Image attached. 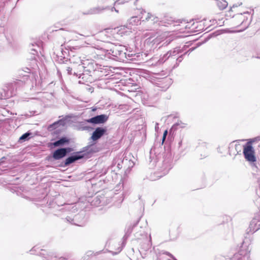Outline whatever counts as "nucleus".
Returning a JSON list of instances; mask_svg holds the SVG:
<instances>
[{
  "instance_id": "obj_6",
  "label": "nucleus",
  "mask_w": 260,
  "mask_h": 260,
  "mask_svg": "<svg viewBox=\"0 0 260 260\" xmlns=\"http://www.w3.org/2000/svg\"><path fill=\"white\" fill-rule=\"evenodd\" d=\"M182 50L180 47H176L173 50H171L167 52L162 57H161L156 62L157 64H161L167 61H169L170 62H172V60H175L176 57V55L179 53L182 52Z\"/></svg>"
},
{
  "instance_id": "obj_45",
  "label": "nucleus",
  "mask_w": 260,
  "mask_h": 260,
  "mask_svg": "<svg viewBox=\"0 0 260 260\" xmlns=\"http://www.w3.org/2000/svg\"><path fill=\"white\" fill-rule=\"evenodd\" d=\"M2 123V120H0V124H1Z\"/></svg>"
},
{
  "instance_id": "obj_11",
  "label": "nucleus",
  "mask_w": 260,
  "mask_h": 260,
  "mask_svg": "<svg viewBox=\"0 0 260 260\" xmlns=\"http://www.w3.org/2000/svg\"><path fill=\"white\" fill-rule=\"evenodd\" d=\"M255 220L252 219L250 223L249 228L247 230V233L252 234L260 229V224L254 223Z\"/></svg>"
},
{
  "instance_id": "obj_21",
  "label": "nucleus",
  "mask_w": 260,
  "mask_h": 260,
  "mask_svg": "<svg viewBox=\"0 0 260 260\" xmlns=\"http://www.w3.org/2000/svg\"><path fill=\"white\" fill-rule=\"evenodd\" d=\"M32 135V133L30 132H27L23 134L19 138V141L23 142L28 140L30 139V136Z\"/></svg>"
},
{
  "instance_id": "obj_23",
  "label": "nucleus",
  "mask_w": 260,
  "mask_h": 260,
  "mask_svg": "<svg viewBox=\"0 0 260 260\" xmlns=\"http://www.w3.org/2000/svg\"><path fill=\"white\" fill-rule=\"evenodd\" d=\"M252 219L255 220L254 222L255 224H260V211L258 213H257L256 214H255Z\"/></svg>"
},
{
  "instance_id": "obj_37",
  "label": "nucleus",
  "mask_w": 260,
  "mask_h": 260,
  "mask_svg": "<svg viewBox=\"0 0 260 260\" xmlns=\"http://www.w3.org/2000/svg\"><path fill=\"white\" fill-rule=\"evenodd\" d=\"M182 140H181V141L179 142L178 145H179V147H180V146H181V145H182Z\"/></svg>"
},
{
  "instance_id": "obj_27",
  "label": "nucleus",
  "mask_w": 260,
  "mask_h": 260,
  "mask_svg": "<svg viewBox=\"0 0 260 260\" xmlns=\"http://www.w3.org/2000/svg\"><path fill=\"white\" fill-rule=\"evenodd\" d=\"M31 53L33 55H36L38 54V50L36 48H32L31 49Z\"/></svg>"
},
{
  "instance_id": "obj_36",
  "label": "nucleus",
  "mask_w": 260,
  "mask_h": 260,
  "mask_svg": "<svg viewBox=\"0 0 260 260\" xmlns=\"http://www.w3.org/2000/svg\"><path fill=\"white\" fill-rule=\"evenodd\" d=\"M147 15V16L145 18L146 20H148L149 18H150V14L149 13H148Z\"/></svg>"
},
{
  "instance_id": "obj_15",
  "label": "nucleus",
  "mask_w": 260,
  "mask_h": 260,
  "mask_svg": "<svg viewBox=\"0 0 260 260\" xmlns=\"http://www.w3.org/2000/svg\"><path fill=\"white\" fill-rule=\"evenodd\" d=\"M69 139L67 138L66 137H62L59 139L58 140L55 141L52 143V144L54 147H58L64 145L66 143H69Z\"/></svg>"
},
{
  "instance_id": "obj_7",
  "label": "nucleus",
  "mask_w": 260,
  "mask_h": 260,
  "mask_svg": "<svg viewBox=\"0 0 260 260\" xmlns=\"http://www.w3.org/2000/svg\"><path fill=\"white\" fill-rule=\"evenodd\" d=\"M72 151V149L70 147L59 148L53 152L52 156L54 159L58 160L66 156Z\"/></svg>"
},
{
  "instance_id": "obj_16",
  "label": "nucleus",
  "mask_w": 260,
  "mask_h": 260,
  "mask_svg": "<svg viewBox=\"0 0 260 260\" xmlns=\"http://www.w3.org/2000/svg\"><path fill=\"white\" fill-rule=\"evenodd\" d=\"M127 159L122 160L121 158H116L114 159L112 165L113 167L116 166L119 169L122 168V164L127 161Z\"/></svg>"
},
{
  "instance_id": "obj_5",
  "label": "nucleus",
  "mask_w": 260,
  "mask_h": 260,
  "mask_svg": "<svg viewBox=\"0 0 260 260\" xmlns=\"http://www.w3.org/2000/svg\"><path fill=\"white\" fill-rule=\"evenodd\" d=\"M243 153L246 160L249 162L254 171H257L258 169L257 166V158L252 141H248L243 145Z\"/></svg>"
},
{
  "instance_id": "obj_38",
  "label": "nucleus",
  "mask_w": 260,
  "mask_h": 260,
  "mask_svg": "<svg viewBox=\"0 0 260 260\" xmlns=\"http://www.w3.org/2000/svg\"><path fill=\"white\" fill-rule=\"evenodd\" d=\"M121 250H122V247H119V248H118V252H120V251H121Z\"/></svg>"
},
{
  "instance_id": "obj_26",
  "label": "nucleus",
  "mask_w": 260,
  "mask_h": 260,
  "mask_svg": "<svg viewBox=\"0 0 260 260\" xmlns=\"http://www.w3.org/2000/svg\"><path fill=\"white\" fill-rule=\"evenodd\" d=\"M126 27L124 26H121L120 27V29L118 30L119 34L121 35L126 34L127 31H125Z\"/></svg>"
},
{
  "instance_id": "obj_31",
  "label": "nucleus",
  "mask_w": 260,
  "mask_h": 260,
  "mask_svg": "<svg viewBox=\"0 0 260 260\" xmlns=\"http://www.w3.org/2000/svg\"><path fill=\"white\" fill-rule=\"evenodd\" d=\"M121 3H122V0H118V1H116V2H115V5H119Z\"/></svg>"
},
{
  "instance_id": "obj_41",
  "label": "nucleus",
  "mask_w": 260,
  "mask_h": 260,
  "mask_svg": "<svg viewBox=\"0 0 260 260\" xmlns=\"http://www.w3.org/2000/svg\"><path fill=\"white\" fill-rule=\"evenodd\" d=\"M114 11L117 13H118V10H117V9H115Z\"/></svg>"
},
{
  "instance_id": "obj_43",
  "label": "nucleus",
  "mask_w": 260,
  "mask_h": 260,
  "mask_svg": "<svg viewBox=\"0 0 260 260\" xmlns=\"http://www.w3.org/2000/svg\"><path fill=\"white\" fill-rule=\"evenodd\" d=\"M150 39H149V40H147V41H146V43H148L150 41Z\"/></svg>"
},
{
  "instance_id": "obj_35",
  "label": "nucleus",
  "mask_w": 260,
  "mask_h": 260,
  "mask_svg": "<svg viewBox=\"0 0 260 260\" xmlns=\"http://www.w3.org/2000/svg\"><path fill=\"white\" fill-rule=\"evenodd\" d=\"M137 18V17H132L131 19V23H132L133 21H135Z\"/></svg>"
},
{
  "instance_id": "obj_4",
  "label": "nucleus",
  "mask_w": 260,
  "mask_h": 260,
  "mask_svg": "<svg viewBox=\"0 0 260 260\" xmlns=\"http://www.w3.org/2000/svg\"><path fill=\"white\" fill-rule=\"evenodd\" d=\"M98 151V148L94 144L87 145L82 148V150L80 152H77L74 155L68 157L62 167H67L70 164L74 162L76 160L82 159L85 157H88L91 154Z\"/></svg>"
},
{
  "instance_id": "obj_19",
  "label": "nucleus",
  "mask_w": 260,
  "mask_h": 260,
  "mask_svg": "<svg viewBox=\"0 0 260 260\" xmlns=\"http://www.w3.org/2000/svg\"><path fill=\"white\" fill-rule=\"evenodd\" d=\"M151 247V241L146 240V242L143 243L141 247V249L142 251H148Z\"/></svg>"
},
{
  "instance_id": "obj_3",
  "label": "nucleus",
  "mask_w": 260,
  "mask_h": 260,
  "mask_svg": "<svg viewBox=\"0 0 260 260\" xmlns=\"http://www.w3.org/2000/svg\"><path fill=\"white\" fill-rule=\"evenodd\" d=\"M126 51V49L123 46H114L110 50H105L104 55L110 59L125 61L126 59L131 57V55L127 54Z\"/></svg>"
},
{
  "instance_id": "obj_18",
  "label": "nucleus",
  "mask_w": 260,
  "mask_h": 260,
  "mask_svg": "<svg viewBox=\"0 0 260 260\" xmlns=\"http://www.w3.org/2000/svg\"><path fill=\"white\" fill-rule=\"evenodd\" d=\"M194 49V48H190L187 52H186L183 54V55L186 54L188 52H190L192 51ZM182 56H183V55H181L180 56L177 57V55L175 60H172V63H173V62H175L176 63V64H175L174 66V67H175L176 66V67L178 66V63L182 61V60L183 59Z\"/></svg>"
},
{
  "instance_id": "obj_28",
  "label": "nucleus",
  "mask_w": 260,
  "mask_h": 260,
  "mask_svg": "<svg viewBox=\"0 0 260 260\" xmlns=\"http://www.w3.org/2000/svg\"><path fill=\"white\" fill-rule=\"evenodd\" d=\"M167 134H168V131L167 130H166L164 133V134H163V137H162V142H164L165 139H166V136H167Z\"/></svg>"
},
{
  "instance_id": "obj_10",
  "label": "nucleus",
  "mask_w": 260,
  "mask_h": 260,
  "mask_svg": "<svg viewBox=\"0 0 260 260\" xmlns=\"http://www.w3.org/2000/svg\"><path fill=\"white\" fill-rule=\"evenodd\" d=\"M107 129L106 128L101 127H97L95 130L93 132L90 139L93 141H96L101 138L104 134L106 132Z\"/></svg>"
},
{
  "instance_id": "obj_2",
  "label": "nucleus",
  "mask_w": 260,
  "mask_h": 260,
  "mask_svg": "<svg viewBox=\"0 0 260 260\" xmlns=\"http://www.w3.org/2000/svg\"><path fill=\"white\" fill-rule=\"evenodd\" d=\"M28 71H25V74L23 75V81L22 80H18L15 82L14 83L9 84L7 86H6L2 90V91L0 92V100H6L12 97L15 94V91L14 88L17 87L18 85H22L24 84L25 81H24L26 79L27 80L28 78L34 79L36 81V78L35 75L33 73L29 72L30 70L28 68H26Z\"/></svg>"
},
{
  "instance_id": "obj_24",
  "label": "nucleus",
  "mask_w": 260,
  "mask_h": 260,
  "mask_svg": "<svg viewBox=\"0 0 260 260\" xmlns=\"http://www.w3.org/2000/svg\"><path fill=\"white\" fill-rule=\"evenodd\" d=\"M89 128V127L88 126L85 125L84 122H81L80 123V127L78 128V129L81 130V131H84V130H88Z\"/></svg>"
},
{
  "instance_id": "obj_30",
  "label": "nucleus",
  "mask_w": 260,
  "mask_h": 260,
  "mask_svg": "<svg viewBox=\"0 0 260 260\" xmlns=\"http://www.w3.org/2000/svg\"><path fill=\"white\" fill-rule=\"evenodd\" d=\"M166 253L167 255L170 256L171 257L173 258V260H177L171 253H170L168 252H166Z\"/></svg>"
},
{
  "instance_id": "obj_44",
  "label": "nucleus",
  "mask_w": 260,
  "mask_h": 260,
  "mask_svg": "<svg viewBox=\"0 0 260 260\" xmlns=\"http://www.w3.org/2000/svg\"><path fill=\"white\" fill-rule=\"evenodd\" d=\"M256 58H258V59H260V55L257 56L256 57Z\"/></svg>"
},
{
  "instance_id": "obj_42",
  "label": "nucleus",
  "mask_w": 260,
  "mask_h": 260,
  "mask_svg": "<svg viewBox=\"0 0 260 260\" xmlns=\"http://www.w3.org/2000/svg\"><path fill=\"white\" fill-rule=\"evenodd\" d=\"M90 253H91V251H88L87 253L88 254V255L91 254Z\"/></svg>"
},
{
  "instance_id": "obj_29",
  "label": "nucleus",
  "mask_w": 260,
  "mask_h": 260,
  "mask_svg": "<svg viewBox=\"0 0 260 260\" xmlns=\"http://www.w3.org/2000/svg\"><path fill=\"white\" fill-rule=\"evenodd\" d=\"M241 5L242 3H238L237 4H234L231 9H234L235 8H237Z\"/></svg>"
},
{
  "instance_id": "obj_14",
  "label": "nucleus",
  "mask_w": 260,
  "mask_h": 260,
  "mask_svg": "<svg viewBox=\"0 0 260 260\" xmlns=\"http://www.w3.org/2000/svg\"><path fill=\"white\" fill-rule=\"evenodd\" d=\"M65 124H66L65 120L60 119V120L54 122L52 124L49 125L48 126V129L49 131H52V130L55 129L56 128H57L58 126L61 125V126H64Z\"/></svg>"
},
{
  "instance_id": "obj_17",
  "label": "nucleus",
  "mask_w": 260,
  "mask_h": 260,
  "mask_svg": "<svg viewBox=\"0 0 260 260\" xmlns=\"http://www.w3.org/2000/svg\"><path fill=\"white\" fill-rule=\"evenodd\" d=\"M215 3L218 8L221 10L226 8L228 5V3L224 0H215Z\"/></svg>"
},
{
  "instance_id": "obj_40",
  "label": "nucleus",
  "mask_w": 260,
  "mask_h": 260,
  "mask_svg": "<svg viewBox=\"0 0 260 260\" xmlns=\"http://www.w3.org/2000/svg\"><path fill=\"white\" fill-rule=\"evenodd\" d=\"M106 172H107V171H106V170H105L104 172H103L102 175L105 174L106 173Z\"/></svg>"
},
{
  "instance_id": "obj_20",
  "label": "nucleus",
  "mask_w": 260,
  "mask_h": 260,
  "mask_svg": "<svg viewBox=\"0 0 260 260\" xmlns=\"http://www.w3.org/2000/svg\"><path fill=\"white\" fill-rule=\"evenodd\" d=\"M109 9H110L109 7H96V8H94L92 9V10H91L90 13L91 14H98V13H101L102 12H103V11H104L105 10Z\"/></svg>"
},
{
  "instance_id": "obj_12",
  "label": "nucleus",
  "mask_w": 260,
  "mask_h": 260,
  "mask_svg": "<svg viewBox=\"0 0 260 260\" xmlns=\"http://www.w3.org/2000/svg\"><path fill=\"white\" fill-rule=\"evenodd\" d=\"M173 167L171 158H166L163 161V167L165 173H167Z\"/></svg>"
},
{
  "instance_id": "obj_9",
  "label": "nucleus",
  "mask_w": 260,
  "mask_h": 260,
  "mask_svg": "<svg viewBox=\"0 0 260 260\" xmlns=\"http://www.w3.org/2000/svg\"><path fill=\"white\" fill-rule=\"evenodd\" d=\"M108 119V116L107 115L101 114L87 119L86 121L88 123H91L93 124H101L106 122Z\"/></svg>"
},
{
  "instance_id": "obj_34",
  "label": "nucleus",
  "mask_w": 260,
  "mask_h": 260,
  "mask_svg": "<svg viewBox=\"0 0 260 260\" xmlns=\"http://www.w3.org/2000/svg\"><path fill=\"white\" fill-rule=\"evenodd\" d=\"M158 128V123L156 122L155 123V129L156 131H157Z\"/></svg>"
},
{
  "instance_id": "obj_32",
  "label": "nucleus",
  "mask_w": 260,
  "mask_h": 260,
  "mask_svg": "<svg viewBox=\"0 0 260 260\" xmlns=\"http://www.w3.org/2000/svg\"><path fill=\"white\" fill-rule=\"evenodd\" d=\"M67 71L69 74H72V68L68 67L67 69Z\"/></svg>"
},
{
  "instance_id": "obj_1",
  "label": "nucleus",
  "mask_w": 260,
  "mask_h": 260,
  "mask_svg": "<svg viewBox=\"0 0 260 260\" xmlns=\"http://www.w3.org/2000/svg\"><path fill=\"white\" fill-rule=\"evenodd\" d=\"M58 207L59 209L58 210L61 212H70V215H68L66 218L67 221L79 226H83L85 224L87 219L85 216L84 212L79 213L73 216L72 213L75 212L77 209L76 205L66 204L61 207L58 206Z\"/></svg>"
},
{
  "instance_id": "obj_13",
  "label": "nucleus",
  "mask_w": 260,
  "mask_h": 260,
  "mask_svg": "<svg viewBox=\"0 0 260 260\" xmlns=\"http://www.w3.org/2000/svg\"><path fill=\"white\" fill-rule=\"evenodd\" d=\"M248 15V13L247 12H244L243 14H238L236 15V19L239 20V22L240 24L246 23L248 24L249 21L247 22V17L245 16V15Z\"/></svg>"
},
{
  "instance_id": "obj_8",
  "label": "nucleus",
  "mask_w": 260,
  "mask_h": 260,
  "mask_svg": "<svg viewBox=\"0 0 260 260\" xmlns=\"http://www.w3.org/2000/svg\"><path fill=\"white\" fill-rule=\"evenodd\" d=\"M249 252L250 250L248 248H244L242 246L239 253L234 255V257L237 260H250Z\"/></svg>"
},
{
  "instance_id": "obj_39",
  "label": "nucleus",
  "mask_w": 260,
  "mask_h": 260,
  "mask_svg": "<svg viewBox=\"0 0 260 260\" xmlns=\"http://www.w3.org/2000/svg\"><path fill=\"white\" fill-rule=\"evenodd\" d=\"M115 8L114 7L111 8V11H113L115 10Z\"/></svg>"
},
{
  "instance_id": "obj_22",
  "label": "nucleus",
  "mask_w": 260,
  "mask_h": 260,
  "mask_svg": "<svg viewBox=\"0 0 260 260\" xmlns=\"http://www.w3.org/2000/svg\"><path fill=\"white\" fill-rule=\"evenodd\" d=\"M185 126H186L185 123H183L181 121H179V122H176V123H175L173 126V128H174L175 129H177L178 128V127H179L181 128H184Z\"/></svg>"
},
{
  "instance_id": "obj_25",
  "label": "nucleus",
  "mask_w": 260,
  "mask_h": 260,
  "mask_svg": "<svg viewBox=\"0 0 260 260\" xmlns=\"http://www.w3.org/2000/svg\"><path fill=\"white\" fill-rule=\"evenodd\" d=\"M121 188H123V182L122 180H121L119 183L116 186L115 190L118 191V190L121 189Z\"/></svg>"
},
{
  "instance_id": "obj_33",
  "label": "nucleus",
  "mask_w": 260,
  "mask_h": 260,
  "mask_svg": "<svg viewBox=\"0 0 260 260\" xmlns=\"http://www.w3.org/2000/svg\"><path fill=\"white\" fill-rule=\"evenodd\" d=\"M36 247H33V248L30 250V251L31 252V254H34V251H36Z\"/></svg>"
}]
</instances>
